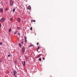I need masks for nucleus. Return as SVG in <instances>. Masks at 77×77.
Here are the masks:
<instances>
[{"mask_svg": "<svg viewBox=\"0 0 77 77\" xmlns=\"http://www.w3.org/2000/svg\"><path fill=\"white\" fill-rule=\"evenodd\" d=\"M5 21V18H2L0 19V22L1 23H2V22H4Z\"/></svg>", "mask_w": 77, "mask_h": 77, "instance_id": "1", "label": "nucleus"}, {"mask_svg": "<svg viewBox=\"0 0 77 77\" xmlns=\"http://www.w3.org/2000/svg\"><path fill=\"white\" fill-rule=\"evenodd\" d=\"M24 52H25V47H23L22 49L21 52L22 53H24Z\"/></svg>", "mask_w": 77, "mask_h": 77, "instance_id": "2", "label": "nucleus"}, {"mask_svg": "<svg viewBox=\"0 0 77 77\" xmlns=\"http://www.w3.org/2000/svg\"><path fill=\"white\" fill-rule=\"evenodd\" d=\"M9 2L11 6H13V1L12 0H10L9 1Z\"/></svg>", "mask_w": 77, "mask_h": 77, "instance_id": "3", "label": "nucleus"}, {"mask_svg": "<svg viewBox=\"0 0 77 77\" xmlns=\"http://www.w3.org/2000/svg\"><path fill=\"white\" fill-rule=\"evenodd\" d=\"M0 12L1 13H2L3 12V8H0Z\"/></svg>", "mask_w": 77, "mask_h": 77, "instance_id": "4", "label": "nucleus"}, {"mask_svg": "<svg viewBox=\"0 0 77 77\" xmlns=\"http://www.w3.org/2000/svg\"><path fill=\"white\" fill-rule=\"evenodd\" d=\"M17 21L18 23H20L21 22V19L19 18H18L17 19Z\"/></svg>", "mask_w": 77, "mask_h": 77, "instance_id": "5", "label": "nucleus"}, {"mask_svg": "<svg viewBox=\"0 0 77 77\" xmlns=\"http://www.w3.org/2000/svg\"><path fill=\"white\" fill-rule=\"evenodd\" d=\"M22 63L23 66H24L26 65V62L24 61H22Z\"/></svg>", "mask_w": 77, "mask_h": 77, "instance_id": "6", "label": "nucleus"}, {"mask_svg": "<svg viewBox=\"0 0 77 77\" xmlns=\"http://www.w3.org/2000/svg\"><path fill=\"white\" fill-rule=\"evenodd\" d=\"M17 72L16 71H13V73H14V75H15V74H17Z\"/></svg>", "mask_w": 77, "mask_h": 77, "instance_id": "7", "label": "nucleus"}, {"mask_svg": "<svg viewBox=\"0 0 77 77\" xmlns=\"http://www.w3.org/2000/svg\"><path fill=\"white\" fill-rule=\"evenodd\" d=\"M28 9L29 10H30V9H31V7L29 5L28 6Z\"/></svg>", "mask_w": 77, "mask_h": 77, "instance_id": "8", "label": "nucleus"}, {"mask_svg": "<svg viewBox=\"0 0 77 77\" xmlns=\"http://www.w3.org/2000/svg\"><path fill=\"white\" fill-rule=\"evenodd\" d=\"M17 29L18 30H21L22 29L20 27H17Z\"/></svg>", "mask_w": 77, "mask_h": 77, "instance_id": "9", "label": "nucleus"}, {"mask_svg": "<svg viewBox=\"0 0 77 77\" xmlns=\"http://www.w3.org/2000/svg\"><path fill=\"white\" fill-rule=\"evenodd\" d=\"M29 47H34V45H31L29 46Z\"/></svg>", "mask_w": 77, "mask_h": 77, "instance_id": "10", "label": "nucleus"}, {"mask_svg": "<svg viewBox=\"0 0 77 77\" xmlns=\"http://www.w3.org/2000/svg\"><path fill=\"white\" fill-rule=\"evenodd\" d=\"M39 48H40V47L39 46H38V48H37V51H38L39 49Z\"/></svg>", "mask_w": 77, "mask_h": 77, "instance_id": "11", "label": "nucleus"}, {"mask_svg": "<svg viewBox=\"0 0 77 77\" xmlns=\"http://www.w3.org/2000/svg\"><path fill=\"white\" fill-rule=\"evenodd\" d=\"M8 32L9 33H11V28H10Z\"/></svg>", "mask_w": 77, "mask_h": 77, "instance_id": "12", "label": "nucleus"}, {"mask_svg": "<svg viewBox=\"0 0 77 77\" xmlns=\"http://www.w3.org/2000/svg\"><path fill=\"white\" fill-rule=\"evenodd\" d=\"M41 56V54H40L39 55L36 57V58H39V57H40V56Z\"/></svg>", "mask_w": 77, "mask_h": 77, "instance_id": "13", "label": "nucleus"}, {"mask_svg": "<svg viewBox=\"0 0 77 77\" xmlns=\"http://www.w3.org/2000/svg\"><path fill=\"white\" fill-rule=\"evenodd\" d=\"M26 39H27L26 38V37H25V42H27Z\"/></svg>", "mask_w": 77, "mask_h": 77, "instance_id": "14", "label": "nucleus"}, {"mask_svg": "<svg viewBox=\"0 0 77 77\" xmlns=\"http://www.w3.org/2000/svg\"><path fill=\"white\" fill-rule=\"evenodd\" d=\"M19 45L20 47H21V44L20 43H19Z\"/></svg>", "mask_w": 77, "mask_h": 77, "instance_id": "15", "label": "nucleus"}, {"mask_svg": "<svg viewBox=\"0 0 77 77\" xmlns=\"http://www.w3.org/2000/svg\"><path fill=\"white\" fill-rule=\"evenodd\" d=\"M21 43L22 44H23V43H24V41L23 40H22L21 41Z\"/></svg>", "mask_w": 77, "mask_h": 77, "instance_id": "16", "label": "nucleus"}, {"mask_svg": "<svg viewBox=\"0 0 77 77\" xmlns=\"http://www.w3.org/2000/svg\"><path fill=\"white\" fill-rule=\"evenodd\" d=\"M38 60H40V61H41V60H42V59H41V58H40L39 59H38Z\"/></svg>", "mask_w": 77, "mask_h": 77, "instance_id": "17", "label": "nucleus"}, {"mask_svg": "<svg viewBox=\"0 0 77 77\" xmlns=\"http://www.w3.org/2000/svg\"><path fill=\"white\" fill-rule=\"evenodd\" d=\"M15 9L14 8V9H13V11L14 12H15Z\"/></svg>", "mask_w": 77, "mask_h": 77, "instance_id": "18", "label": "nucleus"}, {"mask_svg": "<svg viewBox=\"0 0 77 77\" xmlns=\"http://www.w3.org/2000/svg\"><path fill=\"white\" fill-rule=\"evenodd\" d=\"M9 10L8 8H5L6 11H8Z\"/></svg>", "mask_w": 77, "mask_h": 77, "instance_id": "19", "label": "nucleus"}, {"mask_svg": "<svg viewBox=\"0 0 77 77\" xmlns=\"http://www.w3.org/2000/svg\"><path fill=\"white\" fill-rule=\"evenodd\" d=\"M32 21H33V22H35L36 21L35 20H32Z\"/></svg>", "mask_w": 77, "mask_h": 77, "instance_id": "20", "label": "nucleus"}, {"mask_svg": "<svg viewBox=\"0 0 77 77\" xmlns=\"http://www.w3.org/2000/svg\"><path fill=\"white\" fill-rule=\"evenodd\" d=\"M13 19V18H10V20L11 21H12V20Z\"/></svg>", "mask_w": 77, "mask_h": 77, "instance_id": "21", "label": "nucleus"}, {"mask_svg": "<svg viewBox=\"0 0 77 77\" xmlns=\"http://www.w3.org/2000/svg\"><path fill=\"white\" fill-rule=\"evenodd\" d=\"M2 44H3V43L2 42H0V45H2Z\"/></svg>", "mask_w": 77, "mask_h": 77, "instance_id": "22", "label": "nucleus"}, {"mask_svg": "<svg viewBox=\"0 0 77 77\" xmlns=\"http://www.w3.org/2000/svg\"><path fill=\"white\" fill-rule=\"evenodd\" d=\"M26 59H29V58L27 57H26Z\"/></svg>", "mask_w": 77, "mask_h": 77, "instance_id": "23", "label": "nucleus"}, {"mask_svg": "<svg viewBox=\"0 0 77 77\" xmlns=\"http://www.w3.org/2000/svg\"><path fill=\"white\" fill-rule=\"evenodd\" d=\"M30 30H32V27H31L30 28Z\"/></svg>", "mask_w": 77, "mask_h": 77, "instance_id": "24", "label": "nucleus"}, {"mask_svg": "<svg viewBox=\"0 0 77 77\" xmlns=\"http://www.w3.org/2000/svg\"><path fill=\"white\" fill-rule=\"evenodd\" d=\"M15 63V64L17 63V61H15V63Z\"/></svg>", "mask_w": 77, "mask_h": 77, "instance_id": "25", "label": "nucleus"}, {"mask_svg": "<svg viewBox=\"0 0 77 77\" xmlns=\"http://www.w3.org/2000/svg\"><path fill=\"white\" fill-rule=\"evenodd\" d=\"M10 56H11V55H8V57H9Z\"/></svg>", "mask_w": 77, "mask_h": 77, "instance_id": "26", "label": "nucleus"}, {"mask_svg": "<svg viewBox=\"0 0 77 77\" xmlns=\"http://www.w3.org/2000/svg\"><path fill=\"white\" fill-rule=\"evenodd\" d=\"M17 33V31H15V32L14 33V34H15V33Z\"/></svg>", "mask_w": 77, "mask_h": 77, "instance_id": "27", "label": "nucleus"}, {"mask_svg": "<svg viewBox=\"0 0 77 77\" xmlns=\"http://www.w3.org/2000/svg\"><path fill=\"white\" fill-rule=\"evenodd\" d=\"M2 25H1V23H0V27H1Z\"/></svg>", "mask_w": 77, "mask_h": 77, "instance_id": "28", "label": "nucleus"}, {"mask_svg": "<svg viewBox=\"0 0 77 77\" xmlns=\"http://www.w3.org/2000/svg\"><path fill=\"white\" fill-rule=\"evenodd\" d=\"M18 35H20V33H18Z\"/></svg>", "mask_w": 77, "mask_h": 77, "instance_id": "29", "label": "nucleus"}, {"mask_svg": "<svg viewBox=\"0 0 77 77\" xmlns=\"http://www.w3.org/2000/svg\"><path fill=\"white\" fill-rule=\"evenodd\" d=\"M43 60H45V58L44 57L43 59Z\"/></svg>", "mask_w": 77, "mask_h": 77, "instance_id": "30", "label": "nucleus"}, {"mask_svg": "<svg viewBox=\"0 0 77 77\" xmlns=\"http://www.w3.org/2000/svg\"><path fill=\"white\" fill-rule=\"evenodd\" d=\"M18 38V41H19V39H20V38Z\"/></svg>", "mask_w": 77, "mask_h": 77, "instance_id": "31", "label": "nucleus"}, {"mask_svg": "<svg viewBox=\"0 0 77 77\" xmlns=\"http://www.w3.org/2000/svg\"><path fill=\"white\" fill-rule=\"evenodd\" d=\"M37 45H38V43H37Z\"/></svg>", "mask_w": 77, "mask_h": 77, "instance_id": "32", "label": "nucleus"}]
</instances>
